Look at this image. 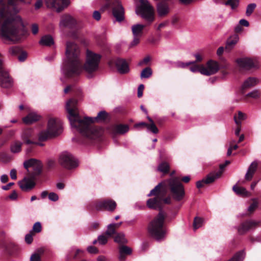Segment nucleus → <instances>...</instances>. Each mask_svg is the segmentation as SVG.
Masks as SVG:
<instances>
[{
    "label": "nucleus",
    "mask_w": 261,
    "mask_h": 261,
    "mask_svg": "<svg viewBox=\"0 0 261 261\" xmlns=\"http://www.w3.org/2000/svg\"><path fill=\"white\" fill-rule=\"evenodd\" d=\"M65 55L63 69L65 75L68 77L79 75L83 69L88 74V78L92 77L93 73L98 70L101 59L100 54L87 50L86 61L83 65L80 57V50L79 46L70 41L66 43Z\"/></svg>",
    "instance_id": "obj_1"
},
{
    "label": "nucleus",
    "mask_w": 261,
    "mask_h": 261,
    "mask_svg": "<svg viewBox=\"0 0 261 261\" xmlns=\"http://www.w3.org/2000/svg\"><path fill=\"white\" fill-rule=\"evenodd\" d=\"M77 100L74 98L70 99L66 103V108L69 114L71 125L85 139L96 140L100 138L102 135V129L93 123L95 121L106 120L108 113L105 111H101L95 118L85 117L81 119L77 112Z\"/></svg>",
    "instance_id": "obj_2"
},
{
    "label": "nucleus",
    "mask_w": 261,
    "mask_h": 261,
    "mask_svg": "<svg viewBox=\"0 0 261 261\" xmlns=\"http://www.w3.org/2000/svg\"><path fill=\"white\" fill-rule=\"evenodd\" d=\"M167 190L170 191L171 197L176 201H180L185 197V191L182 184L178 177H171L159 183L150 191L147 196L153 197L147 200V206L150 209L163 212L164 205L171 202L170 197H165Z\"/></svg>",
    "instance_id": "obj_3"
},
{
    "label": "nucleus",
    "mask_w": 261,
    "mask_h": 261,
    "mask_svg": "<svg viewBox=\"0 0 261 261\" xmlns=\"http://www.w3.org/2000/svg\"><path fill=\"white\" fill-rule=\"evenodd\" d=\"M166 216L163 212H160L148 224L147 231L149 236L156 241L163 239L167 233L165 225Z\"/></svg>",
    "instance_id": "obj_4"
},
{
    "label": "nucleus",
    "mask_w": 261,
    "mask_h": 261,
    "mask_svg": "<svg viewBox=\"0 0 261 261\" xmlns=\"http://www.w3.org/2000/svg\"><path fill=\"white\" fill-rule=\"evenodd\" d=\"M62 131V122L57 118H50L47 123L46 130L41 131L38 134V140L40 142L45 141L59 135Z\"/></svg>",
    "instance_id": "obj_5"
},
{
    "label": "nucleus",
    "mask_w": 261,
    "mask_h": 261,
    "mask_svg": "<svg viewBox=\"0 0 261 261\" xmlns=\"http://www.w3.org/2000/svg\"><path fill=\"white\" fill-rule=\"evenodd\" d=\"M116 206V202L112 199H100L91 202L87 206V209L91 212L107 211L113 212Z\"/></svg>",
    "instance_id": "obj_6"
},
{
    "label": "nucleus",
    "mask_w": 261,
    "mask_h": 261,
    "mask_svg": "<svg viewBox=\"0 0 261 261\" xmlns=\"http://www.w3.org/2000/svg\"><path fill=\"white\" fill-rule=\"evenodd\" d=\"M136 13L146 21L148 25L154 20V9L147 0H140V5L137 7Z\"/></svg>",
    "instance_id": "obj_7"
},
{
    "label": "nucleus",
    "mask_w": 261,
    "mask_h": 261,
    "mask_svg": "<svg viewBox=\"0 0 261 261\" xmlns=\"http://www.w3.org/2000/svg\"><path fill=\"white\" fill-rule=\"evenodd\" d=\"M106 1V3L101 7L100 10L104 12L106 10L111 8L112 14L116 21H122L124 19V9L119 0Z\"/></svg>",
    "instance_id": "obj_8"
},
{
    "label": "nucleus",
    "mask_w": 261,
    "mask_h": 261,
    "mask_svg": "<svg viewBox=\"0 0 261 261\" xmlns=\"http://www.w3.org/2000/svg\"><path fill=\"white\" fill-rule=\"evenodd\" d=\"M230 163V161H226L224 163L221 164L219 165L220 170L216 172H212L206 175V176L201 180L196 182V187L198 189L204 187L205 184L208 185L214 182L216 179L220 178L223 174L225 168Z\"/></svg>",
    "instance_id": "obj_9"
},
{
    "label": "nucleus",
    "mask_w": 261,
    "mask_h": 261,
    "mask_svg": "<svg viewBox=\"0 0 261 261\" xmlns=\"http://www.w3.org/2000/svg\"><path fill=\"white\" fill-rule=\"evenodd\" d=\"M59 163L62 166L68 169L74 168L78 165L73 155L67 152H63L60 155Z\"/></svg>",
    "instance_id": "obj_10"
},
{
    "label": "nucleus",
    "mask_w": 261,
    "mask_h": 261,
    "mask_svg": "<svg viewBox=\"0 0 261 261\" xmlns=\"http://www.w3.org/2000/svg\"><path fill=\"white\" fill-rule=\"evenodd\" d=\"M23 166L26 169H28L30 167H33L34 174L36 176L40 175L42 173L43 165L41 161L38 160L33 158L29 159L23 163Z\"/></svg>",
    "instance_id": "obj_11"
},
{
    "label": "nucleus",
    "mask_w": 261,
    "mask_h": 261,
    "mask_svg": "<svg viewBox=\"0 0 261 261\" xmlns=\"http://www.w3.org/2000/svg\"><path fill=\"white\" fill-rule=\"evenodd\" d=\"M60 25L61 27L68 28L74 30H76L77 29L76 20L68 14H64L61 17Z\"/></svg>",
    "instance_id": "obj_12"
},
{
    "label": "nucleus",
    "mask_w": 261,
    "mask_h": 261,
    "mask_svg": "<svg viewBox=\"0 0 261 261\" xmlns=\"http://www.w3.org/2000/svg\"><path fill=\"white\" fill-rule=\"evenodd\" d=\"M13 86L14 80L8 71L0 73V87L2 88L11 90Z\"/></svg>",
    "instance_id": "obj_13"
},
{
    "label": "nucleus",
    "mask_w": 261,
    "mask_h": 261,
    "mask_svg": "<svg viewBox=\"0 0 261 261\" xmlns=\"http://www.w3.org/2000/svg\"><path fill=\"white\" fill-rule=\"evenodd\" d=\"M47 7L56 9L57 12L62 11L69 4V0H45Z\"/></svg>",
    "instance_id": "obj_14"
},
{
    "label": "nucleus",
    "mask_w": 261,
    "mask_h": 261,
    "mask_svg": "<svg viewBox=\"0 0 261 261\" xmlns=\"http://www.w3.org/2000/svg\"><path fill=\"white\" fill-rule=\"evenodd\" d=\"M145 25L137 24L132 27V33L134 36L133 41L131 43V46H136L140 42V38L143 33V29Z\"/></svg>",
    "instance_id": "obj_15"
},
{
    "label": "nucleus",
    "mask_w": 261,
    "mask_h": 261,
    "mask_svg": "<svg viewBox=\"0 0 261 261\" xmlns=\"http://www.w3.org/2000/svg\"><path fill=\"white\" fill-rule=\"evenodd\" d=\"M201 68L202 74L210 75L216 73L218 71L219 65L217 62L210 60L207 63V67L203 66Z\"/></svg>",
    "instance_id": "obj_16"
},
{
    "label": "nucleus",
    "mask_w": 261,
    "mask_h": 261,
    "mask_svg": "<svg viewBox=\"0 0 261 261\" xmlns=\"http://www.w3.org/2000/svg\"><path fill=\"white\" fill-rule=\"evenodd\" d=\"M114 64L119 73H127L129 71V66L124 59L117 58L114 61Z\"/></svg>",
    "instance_id": "obj_17"
},
{
    "label": "nucleus",
    "mask_w": 261,
    "mask_h": 261,
    "mask_svg": "<svg viewBox=\"0 0 261 261\" xmlns=\"http://www.w3.org/2000/svg\"><path fill=\"white\" fill-rule=\"evenodd\" d=\"M258 225V222H257L252 220L246 221L240 224L238 230L240 234H243L250 229L256 227Z\"/></svg>",
    "instance_id": "obj_18"
},
{
    "label": "nucleus",
    "mask_w": 261,
    "mask_h": 261,
    "mask_svg": "<svg viewBox=\"0 0 261 261\" xmlns=\"http://www.w3.org/2000/svg\"><path fill=\"white\" fill-rule=\"evenodd\" d=\"M33 135V129L30 128L25 129L22 134V138L25 144L27 145H38L43 146V144L37 142H34L30 140Z\"/></svg>",
    "instance_id": "obj_19"
},
{
    "label": "nucleus",
    "mask_w": 261,
    "mask_h": 261,
    "mask_svg": "<svg viewBox=\"0 0 261 261\" xmlns=\"http://www.w3.org/2000/svg\"><path fill=\"white\" fill-rule=\"evenodd\" d=\"M236 62L240 67L246 69H250L255 67V63L254 61L249 58L237 59Z\"/></svg>",
    "instance_id": "obj_20"
},
{
    "label": "nucleus",
    "mask_w": 261,
    "mask_h": 261,
    "mask_svg": "<svg viewBox=\"0 0 261 261\" xmlns=\"http://www.w3.org/2000/svg\"><path fill=\"white\" fill-rule=\"evenodd\" d=\"M169 7L168 3L165 1L159 2L157 5V12L159 15L164 17L169 13Z\"/></svg>",
    "instance_id": "obj_21"
},
{
    "label": "nucleus",
    "mask_w": 261,
    "mask_h": 261,
    "mask_svg": "<svg viewBox=\"0 0 261 261\" xmlns=\"http://www.w3.org/2000/svg\"><path fill=\"white\" fill-rule=\"evenodd\" d=\"M4 247L10 255L15 254L18 250V247L12 243L6 244L3 241H0V248Z\"/></svg>",
    "instance_id": "obj_22"
},
{
    "label": "nucleus",
    "mask_w": 261,
    "mask_h": 261,
    "mask_svg": "<svg viewBox=\"0 0 261 261\" xmlns=\"http://www.w3.org/2000/svg\"><path fill=\"white\" fill-rule=\"evenodd\" d=\"M132 252V249L124 244L119 245V256L120 261H124L127 255L131 254Z\"/></svg>",
    "instance_id": "obj_23"
},
{
    "label": "nucleus",
    "mask_w": 261,
    "mask_h": 261,
    "mask_svg": "<svg viewBox=\"0 0 261 261\" xmlns=\"http://www.w3.org/2000/svg\"><path fill=\"white\" fill-rule=\"evenodd\" d=\"M129 130V126L127 124H115L111 127V131L114 135L124 134Z\"/></svg>",
    "instance_id": "obj_24"
},
{
    "label": "nucleus",
    "mask_w": 261,
    "mask_h": 261,
    "mask_svg": "<svg viewBox=\"0 0 261 261\" xmlns=\"http://www.w3.org/2000/svg\"><path fill=\"white\" fill-rule=\"evenodd\" d=\"M36 185L35 182L29 178H24L20 183V188L22 191H28L32 190Z\"/></svg>",
    "instance_id": "obj_25"
},
{
    "label": "nucleus",
    "mask_w": 261,
    "mask_h": 261,
    "mask_svg": "<svg viewBox=\"0 0 261 261\" xmlns=\"http://www.w3.org/2000/svg\"><path fill=\"white\" fill-rule=\"evenodd\" d=\"M257 163L255 161L253 162L250 164L245 176L246 180L250 181L252 179V177L257 170Z\"/></svg>",
    "instance_id": "obj_26"
},
{
    "label": "nucleus",
    "mask_w": 261,
    "mask_h": 261,
    "mask_svg": "<svg viewBox=\"0 0 261 261\" xmlns=\"http://www.w3.org/2000/svg\"><path fill=\"white\" fill-rule=\"evenodd\" d=\"M40 118V116L35 113H30L22 119L23 122L27 124H32Z\"/></svg>",
    "instance_id": "obj_27"
},
{
    "label": "nucleus",
    "mask_w": 261,
    "mask_h": 261,
    "mask_svg": "<svg viewBox=\"0 0 261 261\" xmlns=\"http://www.w3.org/2000/svg\"><path fill=\"white\" fill-rule=\"evenodd\" d=\"M238 40L239 36L238 35H235L229 38L226 41L225 47V50L227 52H229L234 47Z\"/></svg>",
    "instance_id": "obj_28"
},
{
    "label": "nucleus",
    "mask_w": 261,
    "mask_h": 261,
    "mask_svg": "<svg viewBox=\"0 0 261 261\" xmlns=\"http://www.w3.org/2000/svg\"><path fill=\"white\" fill-rule=\"evenodd\" d=\"M258 83V80L257 79L254 77H248L244 81L242 86V91L255 86Z\"/></svg>",
    "instance_id": "obj_29"
},
{
    "label": "nucleus",
    "mask_w": 261,
    "mask_h": 261,
    "mask_svg": "<svg viewBox=\"0 0 261 261\" xmlns=\"http://www.w3.org/2000/svg\"><path fill=\"white\" fill-rule=\"evenodd\" d=\"M40 44L45 46H51L54 44L53 38L49 35H47L42 37L39 41Z\"/></svg>",
    "instance_id": "obj_30"
},
{
    "label": "nucleus",
    "mask_w": 261,
    "mask_h": 261,
    "mask_svg": "<svg viewBox=\"0 0 261 261\" xmlns=\"http://www.w3.org/2000/svg\"><path fill=\"white\" fill-rule=\"evenodd\" d=\"M114 241L118 243L120 245L125 244L127 243V239L125 238L124 233L120 232L117 233L115 236Z\"/></svg>",
    "instance_id": "obj_31"
},
{
    "label": "nucleus",
    "mask_w": 261,
    "mask_h": 261,
    "mask_svg": "<svg viewBox=\"0 0 261 261\" xmlns=\"http://www.w3.org/2000/svg\"><path fill=\"white\" fill-rule=\"evenodd\" d=\"M158 169L163 174H167L169 172L170 165L167 162L163 161L159 164Z\"/></svg>",
    "instance_id": "obj_32"
},
{
    "label": "nucleus",
    "mask_w": 261,
    "mask_h": 261,
    "mask_svg": "<svg viewBox=\"0 0 261 261\" xmlns=\"http://www.w3.org/2000/svg\"><path fill=\"white\" fill-rule=\"evenodd\" d=\"M183 64L185 65V66H188L190 65H192V66L190 68V70L191 71L194 72H199L202 74L201 67L202 66H203V65H196L195 63V62H188L186 64Z\"/></svg>",
    "instance_id": "obj_33"
},
{
    "label": "nucleus",
    "mask_w": 261,
    "mask_h": 261,
    "mask_svg": "<svg viewBox=\"0 0 261 261\" xmlns=\"http://www.w3.org/2000/svg\"><path fill=\"white\" fill-rule=\"evenodd\" d=\"M246 119V115L245 114L241 111H239L238 115H234V120L236 125H241L242 121Z\"/></svg>",
    "instance_id": "obj_34"
},
{
    "label": "nucleus",
    "mask_w": 261,
    "mask_h": 261,
    "mask_svg": "<svg viewBox=\"0 0 261 261\" xmlns=\"http://www.w3.org/2000/svg\"><path fill=\"white\" fill-rule=\"evenodd\" d=\"M147 119L150 122V124H147V128L153 134H158L159 133V129L154 124L153 120L149 116H147Z\"/></svg>",
    "instance_id": "obj_35"
},
{
    "label": "nucleus",
    "mask_w": 261,
    "mask_h": 261,
    "mask_svg": "<svg viewBox=\"0 0 261 261\" xmlns=\"http://www.w3.org/2000/svg\"><path fill=\"white\" fill-rule=\"evenodd\" d=\"M232 190L238 195L246 196L247 194V191L243 187L235 185L233 187Z\"/></svg>",
    "instance_id": "obj_36"
},
{
    "label": "nucleus",
    "mask_w": 261,
    "mask_h": 261,
    "mask_svg": "<svg viewBox=\"0 0 261 261\" xmlns=\"http://www.w3.org/2000/svg\"><path fill=\"white\" fill-rule=\"evenodd\" d=\"M244 255V250H241L236 253L234 256L228 261H242Z\"/></svg>",
    "instance_id": "obj_37"
},
{
    "label": "nucleus",
    "mask_w": 261,
    "mask_h": 261,
    "mask_svg": "<svg viewBox=\"0 0 261 261\" xmlns=\"http://www.w3.org/2000/svg\"><path fill=\"white\" fill-rule=\"evenodd\" d=\"M152 74V70L151 68L147 67L143 69L141 73V78H149Z\"/></svg>",
    "instance_id": "obj_38"
},
{
    "label": "nucleus",
    "mask_w": 261,
    "mask_h": 261,
    "mask_svg": "<svg viewBox=\"0 0 261 261\" xmlns=\"http://www.w3.org/2000/svg\"><path fill=\"white\" fill-rule=\"evenodd\" d=\"M22 143L20 142H14L11 147V151L13 153H17L21 151Z\"/></svg>",
    "instance_id": "obj_39"
},
{
    "label": "nucleus",
    "mask_w": 261,
    "mask_h": 261,
    "mask_svg": "<svg viewBox=\"0 0 261 261\" xmlns=\"http://www.w3.org/2000/svg\"><path fill=\"white\" fill-rule=\"evenodd\" d=\"M22 49L17 46H11L9 49V53L11 56H16L21 53Z\"/></svg>",
    "instance_id": "obj_40"
},
{
    "label": "nucleus",
    "mask_w": 261,
    "mask_h": 261,
    "mask_svg": "<svg viewBox=\"0 0 261 261\" xmlns=\"http://www.w3.org/2000/svg\"><path fill=\"white\" fill-rule=\"evenodd\" d=\"M203 220L198 217H196L193 221V228L194 230H196L197 229L200 227L203 223Z\"/></svg>",
    "instance_id": "obj_41"
},
{
    "label": "nucleus",
    "mask_w": 261,
    "mask_h": 261,
    "mask_svg": "<svg viewBox=\"0 0 261 261\" xmlns=\"http://www.w3.org/2000/svg\"><path fill=\"white\" fill-rule=\"evenodd\" d=\"M256 7V5L255 3H251L249 4L246 8V15L247 16H250L254 12Z\"/></svg>",
    "instance_id": "obj_42"
},
{
    "label": "nucleus",
    "mask_w": 261,
    "mask_h": 261,
    "mask_svg": "<svg viewBox=\"0 0 261 261\" xmlns=\"http://www.w3.org/2000/svg\"><path fill=\"white\" fill-rule=\"evenodd\" d=\"M261 95V92L259 90H255L246 95V98L252 97L253 98H257L260 97Z\"/></svg>",
    "instance_id": "obj_43"
},
{
    "label": "nucleus",
    "mask_w": 261,
    "mask_h": 261,
    "mask_svg": "<svg viewBox=\"0 0 261 261\" xmlns=\"http://www.w3.org/2000/svg\"><path fill=\"white\" fill-rule=\"evenodd\" d=\"M105 233L106 235L110 237H112L114 234L116 235V234L117 233L116 232V229L113 226V225H112L111 224L108 226V229Z\"/></svg>",
    "instance_id": "obj_44"
},
{
    "label": "nucleus",
    "mask_w": 261,
    "mask_h": 261,
    "mask_svg": "<svg viewBox=\"0 0 261 261\" xmlns=\"http://www.w3.org/2000/svg\"><path fill=\"white\" fill-rule=\"evenodd\" d=\"M41 230H42L41 224L40 222H36L34 224V225L33 226V229L31 231L33 232V233H34L35 234L36 233H39V232H41Z\"/></svg>",
    "instance_id": "obj_45"
},
{
    "label": "nucleus",
    "mask_w": 261,
    "mask_h": 261,
    "mask_svg": "<svg viewBox=\"0 0 261 261\" xmlns=\"http://www.w3.org/2000/svg\"><path fill=\"white\" fill-rule=\"evenodd\" d=\"M239 4V0H228L225 5L230 6L232 9L236 8Z\"/></svg>",
    "instance_id": "obj_46"
},
{
    "label": "nucleus",
    "mask_w": 261,
    "mask_h": 261,
    "mask_svg": "<svg viewBox=\"0 0 261 261\" xmlns=\"http://www.w3.org/2000/svg\"><path fill=\"white\" fill-rule=\"evenodd\" d=\"M4 59V57L0 54V73L8 71L6 67Z\"/></svg>",
    "instance_id": "obj_47"
},
{
    "label": "nucleus",
    "mask_w": 261,
    "mask_h": 261,
    "mask_svg": "<svg viewBox=\"0 0 261 261\" xmlns=\"http://www.w3.org/2000/svg\"><path fill=\"white\" fill-rule=\"evenodd\" d=\"M98 241L100 244L105 245L108 242L107 236L105 234L100 235L98 238Z\"/></svg>",
    "instance_id": "obj_48"
},
{
    "label": "nucleus",
    "mask_w": 261,
    "mask_h": 261,
    "mask_svg": "<svg viewBox=\"0 0 261 261\" xmlns=\"http://www.w3.org/2000/svg\"><path fill=\"white\" fill-rule=\"evenodd\" d=\"M34 233L33 232L30 231L29 233L27 234L25 237V241L28 244H30L32 243L33 238V237L34 236Z\"/></svg>",
    "instance_id": "obj_49"
},
{
    "label": "nucleus",
    "mask_w": 261,
    "mask_h": 261,
    "mask_svg": "<svg viewBox=\"0 0 261 261\" xmlns=\"http://www.w3.org/2000/svg\"><path fill=\"white\" fill-rule=\"evenodd\" d=\"M258 205V202L256 200H253V203L249 206L248 211L252 213L256 208Z\"/></svg>",
    "instance_id": "obj_50"
},
{
    "label": "nucleus",
    "mask_w": 261,
    "mask_h": 261,
    "mask_svg": "<svg viewBox=\"0 0 261 261\" xmlns=\"http://www.w3.org/2000/svg\"><path fill=\"white\" fill-rule=\"evenodd\" d=\"M55 166V161L53 160H49L47 161L46 164V169L47 171H49L53 169Z\"/></svg>",
    "instance_id": "obj_51"
},
{
    "label": "nucleus",
    "mask_w": 261,
    "mask_h": 261,
    "mask_svg": "<svg viewBox=\"0 0 261 261\" xmlns=\"http://www.w3.org/2000/svg\"><path fill=\"white\" fill-rule=\"evenodd\" d=\"M27 58V54L25 51H24L21 50V51L19 54L18 55V59L19 61L20 62H23L25 61V60Z\"/></svg>",
    "instance_id": "obj_52"
},
{
    "label": "nucleus",
    "mask_w": 261,
    "mask_h": 261,
    "mask_svg": "<svg viewBox=\"0 0 261 261\" xmlns=\"http://www.w3.org/2000/svg\"><path fill=\"white\" fill-rule=\"evenodd\" d=\"M48 198L53 201H57L59 199V196L56 193L51 192L48 195Z\"/></svg>",
    "instance_id": "obj_53"
},
{
    "label": "nucleus",
    "mask_w": 261,
    "mask_h": 261,
    "mask_svg": "<svg viewBox=\"0 0 261 261\" xmlns=\"http://www.w3.org/2000/svg\"><path fill=\"white\" fill-rule=\"evenodd\" d=\"M87 250L90 253L92 254H96L98 252V249L96 247L93 246H89L87 248Z\"/></svg>",
    "instance_id": "obj_54"
},
{
    "label": "nucleus",
    "mask_w": 261,
    "mask_h": 261,
    "mask_svg": "<svg viewBox=\"0 0 261 261\" xmlns=\"http://www.w3.org/2000/svg\"><path fill=\"white\" fill-rule=\"evenodd\" d=\"M40 256L37 253L32 254L30 258V261H40Z\"/></svg>",
    "instance_id": "obj_55"
},
{
    "label": "nucleus",
    "mask_w": 261,
    "mask_h": 261,
    "mask_svg": "<svg viewBox=\"0 0 261 261\" xmlns=\"http://www.w3.org/2000/svg\"><path fill=\"white\" fill-rule=\"evenodd\" d=\"M144 88V86L143 84H141L139 85L138 88V97H141L143 95V91Z\"/></svg>",
    "instance_id": "obj_56"
},
{
    "label": "nucleus",
    "mask_w": 261,
    "mask_h": 261,
    "mask_svg": "<svg viewBox=\"0 0 261 261\" xmlns=\"http://www.w3.org/2000/svg\"><path fill=\"white\" fill-rule=\"evenodd\" d=\"M38 26L37 24L34 23L32 25L31 31L34 35H36L38 32Z\"/></svg>",
    "instance_id": "obj_57"
},
{
    "label": "nucleus",
    "mask_w": 261,
    "mask_h": 261,
    "mask_svg": "<svg viewBox=\"0 0 261 261\" xmlns=\"http://www.w3.org/2000/svg\"><path fill=\"white\" fill-rule=\"evenodd\" d=\"M93 17L96 20H99L101 18L100 13L98 11H95L93 14Z\"/></svg>",
    "instance_id": "obj_58"
},
{
    "label": "nucleus",
    "mask_w": 261,
    "mask_h": 261,
    "mask_svg": "<svg viewBox=\"0 0 261 261\" xmlns=\"http://www.w3.org/2000/svg\"><path fill=\"white\" fill-rule=\"evenodd\" d=\"M239 24L241 26L248 27L249 25V22L244 19H242L239 21Z\"/></svg>",
    "instance_id": "obj_59"
},
{
    "label": "nucleus",
    "mask_w": 261,
    "mask_h": 261,
    "mask_svg": "<svg viewBox=\"0 0 261 261\" xmlns=\"http://www.w3.org/2000/svg\"><path fill=\"white\" fill-rule=\"evenodd\" d=\"M150 58L149 57H146L144 58L143 60L139 62V65L141 66L143 64H147L150 61Z\"/></svg>",
    "instance_id": "obj_60"
},
{
    "label": "nucleus",
    "mask_w": 261,
    "mask_h": 261,
    "mask_svg": "<svg viewBox=\"0 0 261 261\" xmlns=\"http://www.w3.org/2000/svg\"><path fill=\"white\" fill-rule=\"evenodd\" d=\"M10 176L12 179H16L17 178L16 176V170L15 169H12L10 172Z\"/></svg>",
    "instance_id": "obj_61"
},
{
    "label": "nucleus",
    "mask_w": 261,
    "mask_h": 261,
    "mask_svg": "<svg viewBox=\"0 0 261 261\" xmlns=\"http://www.w3.org/2000/svg\"><path fill=\"white\" fill-rule=\"evenodd\" d=\"M168 24V21H164L163 22L161 23L158 25V27L157 28V30L160 31L163 28H164V27H166V25H167Z\"/></svg>",
    "instance_id": "obj_62"
},
{
    "label": "nucleus",
    "mask_w": 261,
    "mask_h": 261,
    "mask_svg": "<svg viewBox=\"0 0 261 261\" xmlns=\"http://www.w3.org/2000/svg\"><path fill=\"white\" fill-rule=\"evenodd\" d=\"M42 6V0H37L35 4V7L36 9H39Z\"/></svg>",
    "instance_id": "obj_63"
},
{
    "label": "nucleus",
    "mask_w": 261,
    "mask_h": 261,
    "mask_svg": "<svg viewBox=\"0 0 261 261\" xmlns=\"http://www.w3.org/2000/svg\"><path fill=\"white\" fill-rule=\"evenodd\" d=\"M9 198L12 200H15L17 198V193L15 191H13L9 195Z\"/></svg>",
    "instance_id": "obj_64"
}]
</instances>
